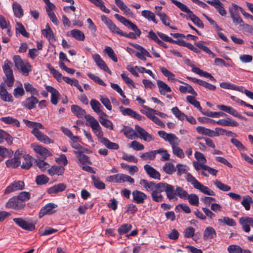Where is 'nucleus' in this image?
I'll return each instance as SVG.
<instances>
[{"mask_svg":"<svg viewBox=\"0 0 253 253\" xmlns=\"http://www.w3.org/2000/svg\"><path fill=\"white\" fill-rule=\"evenodd\" d=\"M186 100L188 103L193 105L195 107L197 108L201 113H202L203 110L200 105V103L198 101H197L195 99V96L188 95L186 97Z\"/></svg>","mask_w":253,"mask_h":253,"instance_id":"57","label":"nucleus"},{"mask_svg":"<svg viewBox=\"0 0 253 253\" xmlns=\"http://www.w3.org/2000/svg\"><path fill=\"white\" fill-rule=\"evenodd\" d=\"M232 7L229 8V11L233 22L235 24H240L243 23V20L239 15V10L242 12V8L238 6L236 4L232 3Z\"/></svg>","mask_w":253,"mask_h":253,"instance_id":"10","label":"nucleus"},{"mask_svg":"<svg viewBox=\"0 0 253 253\" xmlns=\"http://www.w3.org/2000/svg\"><path fill=\"white\" fill-rule=\"evenodd\" d=\"M186 199L188 200L189 203L193 206H198L199 203L198 196L195 194H188Z\"/></svg>","mask_w":253,"mask_h":253,"instance_id":"62","label":"nucleus"},{"mask_svg":"<svg viewBox=\"0 0 253 253\" xmlns=\"http://www.w3.org/2000/svg\"><path fill=\"white\" fill-rule=\"evenodd\" d=\"M158 133L160 137L169 142L172 147V152L175 155L180 158L184 157L183 150L178 146L180 140L174 134L168 133L163 130L159 131Z\"/></svg>","mask_w":253,"mask_h":253,"instance_id":"2","label":"nucleus"},{"mask_svg":"<svg viewBox=\"0 0 253 253\" xmlns=\"http://www.w3.org/2000/svg\"><path fill=\"white\" fill-rule=\"evenodd\" d=\"M207 2L214 6L219 14L222 16H225L226 15L227 12L224 7V4L219 0L216 1H211L208 0L207 1Z\"/></svg>","mask_w":253,"mask_h":253,"instance_id":"25","label":"nucleus"},{"mask_svg":"<svg viewBox=\"0 0 253 253\" xmlns=\"http://www.w3.org/2000/svg\"><path fill=\"white\" fill-rule=\"evenodd\" d=\"M50 72L52 74L54 78H55L58 82H60L63 80L64 77H62V74L57 70L55 69L50 64H48L47 66Z\"/></svg>","mask_w":253,"mask_h":253,"instance_id":"55","label":"nucleus"},{"mask_svg":"<svg viewBox=\"0 0 253 253\" xmlns=\"http://www.w3.org/2000/svg\"><path fill=\"white\" fill-rule=\"evenodd\" d=\"M104 51L114 62H117L118 61L117 57L114 50L111 47L108 46H105Z\"/></svg>","mask_w":253,"mask_h":253,"instance_id":"64","label":"nucleus"},{"mask_svg":"<svg viewBox=\"0 0 253 253\" xmlns=\"http://www.w3.org/2000/svg\"><path fill=\"white\" fill-rule=\"evenodd\" d=\"M57 207V205L54 203H50L45 205L40 210L39 213V217L42 218L45 215H50L54 213L56 211L54 209Z\"/></svg>","mask_w":253,"mask_h":253,"instance_id":"16","label":"nucleus"},{"mask_svg":"<svg viewBox=\"0 0 253 253\" xmlns=\"http://www.w3.org/2000/svg\"><path fill=\"white\" fill-rule=\"evenodd\" d=\"M216 236V233L214 229L211 227H207L204 230L203 234V239L207 241L209 239H212Z\"/></svg>","mask_w":253,"mask_h":253,"instance_id":"35","label":"nucleus"},{"mask_svg":"<svg viewBox=\"0 0 253 253\" xmlns=\"http://www.w3.org/2000/svg\"><path fill=\"white\" fill-rule=\"evenodd\" d=\"M120 111L124 116H128L138 121L145 120V117L137 113L136 111L128 108H125L123 106L119 107Z\"/></svg>","mask_w":253,"mask_h":253,"instance_id":"14","label":"nucleus"},{"mask_svg":"<svg viewBox=\"0 0 253 253\" xmlns=\"http://www.w3.org/2000/svg\"><path fill=\"white\" fill-rule=\"evenodd\" d=\"M42 34L48 39L50 43L55 42L56 39L54 33L48 24L46 25L45 29L42 30Z\"/></svg>","mask_w":253,"mask_h":253,"instance_id":"29","label":"nucleus"},{"mask_svg":"<svg viewBox=\"0 0 253 253\" xmlns=\"http://www.w3.org/2000/svg\"><path fill=\"white\" fill-rule=\"evenodd\" d=\"M12 9L14 16L17 18H21L24 15V12L21 5L17 2H13Z\"/></svg>","mask_w":253,"mask_h":253,"instance_id":"44","label":"nucleus"},{"mask_svg":"<svg viewBox=\"0 0 253 253\" xmlns=\"http://www.w3.org/2000/svg\"><path fill=\"white\" fill-rule=\"evenodd\" d=\"M192 71L201 76H203L204 77L209 78L210 80L212 81L215 82L216 80L215 78L212 76L210 73L205 72L200 68H193L192 69Z\"/></svg>","mask_w":253,"mask_h":253,"instance_id":"53","label":"nucleus"},{"mask_svg":"<svg viewBox=\"0 0 253 253\" xmlns=\"http://www.w3.org/2000/svg\"><path fill=\"white\" fill-rule=\"evenodd\" d=\"M194 156L197 161L193 162V166L196 171H199L201 169V174L206 177H208L209 175L206 171L212 175H216L217 170L206 165L207 160L203 154L196 151L194 154Z\"/></svg>","mask_w":253,"mask_h":253,"instance_id":"1","label":"nucleus"},{"mask_svg":"<svg viewBox=\"0 0 253 253\" xmlns=\"http://www.w3.org/2000/svg\"><path fill=\"white\" fill-rule=\"evenodd\" d=\"M71 110L72 113L79 118L84 117L85 119V117L89 115L86 114L84 109L77 105H72Z\"/></svg>","mask_w":253,"mask_h":253,"instance_id":"33","label":"nucleus"},{"mask_svg":"<svg viewBox=\"0 0 253 253\" xmlns=\"http://www.w3.org/2000/svg\"><path fill=\"white\" fill-rule=\"evenodd\" d=\"M22 158H23L24 161L22 162V164L21 166V168L25 169H28L32 166V157L28 155H26L24 156L22 155Z\"/></svg>","mask_w":253,"mask_h":253,"instance_id":"51","label":"nucleus"},{"mask_svg":"<svg viewBox=\"0 0 253 253\" xmlns=\"http://www.w3.org/2000/svg\"><path fill=\"white\" fill-rule=\"evenodd\" d=\"M171 2L178 7L182 11L188 14L190 20L198 27L203 28L204 26L202 21L184 4L176 0H170Z\"/></svg>","mask_w":253,"mask_h":253,"instance_id":"5","label":"nucleus"},{"mask_svg":"<svg viewBox=\"0 0 253 253\" xmlns=\"http://www.w3.org/2000/svg\"><path fill=\"white\" fill-rule=\"evenodd\" d=\"M71 35L76 40L83 41L85 39L84 33L78 29H73L70 31Z\"/></svg>","mask_w":253,"mask_h":253,"instance_id":"50","label":"nucleus"},{"mask_svg":"<svg viewBox=\"0 0 253 253\" xmlns=\"http://www.w3.org/2000/svg\"><path fill=\"white\" fill-rule=\"evenodd\" d=\"M0 121L5 124L11 125L17 127L20 126V123L18 120L11 117H4L0 118Z\"/></svg>","mask_w":253,"mask_h":253,"instance_id":"40","label":"nucleus"},{"mask_svg":"<svg viewBox=\"0 0 253 253\" xmlns=\"http://www.w3.org/2000/svg\"><path fill=\"white\" fill-rule=\"evenodd\" d=\"M45 88L48 92L51 93V102L53 105H56L60 97L59 92L56 89L51 86H46Z\"/></svg>","mask_w":253,"mask_h":253,"instance_id":"28","label":"nucleus"},{"mask_svg":"<svg viewBox=\"0 0 253 253\" xmlns=\"http://www.w3.org/2000/svg\"><path fill=\"white\" fill-rule=\"evenodd\" d=\"M162 186L163 191L166 192L167 197L169 200H171L175 198L176 192L174 186L165 182H163Z\"/></svg>","mask_w":253,"mask_h":253,"instance_id":"19","label":"nucleus"},{"mask_svg":"<svg viewBox=\"0 0 253 253\" xmlns=\"http://www.w3.org/2000/svg\"><path fill=\"white\" fill-rule=\"evenodd\" d=\"M100 142L107 148L110 149L117 150L119 146L118 144L111 142L108 138H102Z\"/></svg>","mask_w":253,"mask_h":253,"instance_id":"49","label":"nucleus"},{"mask_svg":"<svg viewBox=\"0 0 253 253\" xmlns=\"http://www.w3.org/2000/svg\"><path fill=\"white\" fill-rule=\"evenodd\" d=\"M0 98L5 102H13L12 96L8 92L6 89L3 86L0 85Z\"/></svg>","mask_w":253,"mask_h":253,"instance_id":"34","label":"nucleus"},{"mask_svg":"<svg viewBox=\"0 0 253 253\" xmlns=\"http://www.w3.org/2000/svg\"><path fill=\"white\" fill-rule=\"evenodd\" d=\"M141 15L148 19L152 21L154 23H158V20H156L155 14L150 10H144L141 12Z\"/></svg>","mask_w":253,"mask_h":253,"instance_id":"54","label":"nucleus"},{"mask_svg":"<svg viewBox=\"0 0 253 253\" xmlns=\"http://www.w3.org/2000/svg\"><path fill=\"white\" fill-rule=\"evenodd\" d=\"M38 99L34 96H31L27 98L22 102V105L28 109H32L36 107V104L38 103Z\"/></svg>","mask_w":253,"mask_h":253,"instance_id":"27","label":"nucleus"},{"mask_svg":"<svg viewBox=\"0 0 253 253\" xmlns=\"http://www.w3.org/2000/svg\"><path fill=\"white\" fill-rule=\"evenodd\" d=\"M25 206V204L24 203L20 202L17 196H14L10 198L5 205V207L7 208L17 210L23 209Z\"/></svg>","mask_w":253,"mask_h":253,"instance_id":"12","label":"nucleus"},{"mask_svg":"<svg viewBox=\"0 0 253 253\" xmlns=\"http://www.w3.org/2000/svg\"><path fill=\"white\" fill-rule=\"evenodd\" d=\"M124 135L128 139H132L137 137L136 132L129 126H125L122 129Z\"/></svg>","mask_w":253,"mask_h":253,"instance_id":"41","label":"nucleus"},{"mask_svg":"<svg viewBox=\"0 0 253 253\" xmlns=\"http://www.w3.org/2000/svg\"><path fill=\"white\" fill-rule=\"evenodd\" d=\"M23 122L29 127L32 128V134L40 141L45 144L53 143V140L40 131V129H44V126L40 123L34 122L23 119Z\"/></svg>","mask_w":253,"mask_h":253,"instance_id":"3","label":"nucleus"},{"mask_svg":"<svg viewBox=\"0 0 253 253\" xmlns=\"http://www.w3.org/2000/svg\"><path fill=\"white\" fill-rule=\"evenodd\" d=\"M135 129L139 134V138L143 139L144 141L147 142L154 140V137L153 136L138 125H135Z\"/></svg>","mask_w":253,"mask_h":253,"instance_id":"23","label":"nucleus"},{"mask_svg":"<svg viewBox=\"0 0 253 253\" xmlns=\"http://www.w3.org/2000/svg\"><path fill=\"white\" fill-rule=\"evenodd\" d=\"M90 105L92 109L94 111V112L97 113L99 116L101 115L103 116H107L106 114L103 112L101 110V108L102 106L98 101L94 99H92L90 101Z\"/></svg>","mask_w":253,"mask_h":253,"instance_id":"30","label":"nucleus"},{"mask_svg":"<svg viewBox=\"0 0 253 253\" xmlns=\"http://www.w3.org/2000/svg\"><path fill=\"white\" fill-rule=\"evenodd\" d=\"M157 84L161 95H165L166 93L171 91V88L163 81L157 80Z\"/></svg>","mask_w":253,"mask_h":253,"instance_id":"37","label":"nucleus"},{"mask_svg":"<svg viewBox=\"0 0 253 253\" xmlns=\"http://www.w3.org/2000/svg\"><path fill=\"white\" fill-rule=\"evenodd\" d=\"M85 120L89 123V126L96 136L98 138H100V140L102 138H103V133L98 122L90 115L86 116Z\"/></svg>","mask_w":253,"mask_h":253,"instance_id":"9","label":"nucleus"},{"mask_svg":"<svg viewBox=\"0 0 253 253\" xmlns=\"http://www.w3.org/2000/svg\"><path fill=\"white\" fill-rule=\"evenodd\" d=\"M0 143L4 140L7 144L11 145L13 142V138L6 131L0 129Z\"/></svg>","mask_w":253,"mask_h":253,"instance_id":"47","label":"nucleus"},{"mask_svg":"<svg viewBox=\"0 0 253 253\" xmlns=\"http://www.w3.org/2000/svg\"><path fill=\"white\" fill-rule=\"evenodd\" d=\"M22 154L19 150L15 152L13 158L7 160L5 164L7 167L15 168L18 167L21 163L20 159L22 158Z\"/></svg>","mask_w":253,"mask_h":253,"instance_id":"17","label":"nucleus"},{"mask_svg":"<svg viewBox=\"0 0 253 253\" xmlns=\"http://www.w3.org/2000/svg\"><path fill=\"white\" fill-rule=\"evenodd\" d=\"M24 86L26 91L29 92L31 94V96L38 95V90L34 87L32 84L29 83H25L24 84Z\"/></svg>","mask_w":253,"mask_h":253,"instance_id":"60","label":"nucleus"},{"mask_svg":"<svg viewBox=\"0 0 253 253\" xmlns=\"http://www.w3.org/2000/svg\"><path fill=\"white\" fill-rule=\"evenodd\" d=\"M65 170V169L63 167L59 166H53L47 170L48 173L50 176H53L54 175H62Z\"/></svg>","mask_w":253,"mask_h":253,"instance_id":"36","label":"nucleus"},{"mask_svg":"<svg viewBox=\"0 0 253 253\" xmlns=\"http://www.w3.org/2000/svg\"><path fill=\"white\" fill-rule=\"evenodd\" d=\"M74 153L76 155L77 158H78L79 161L82 164H84L85 163L91 164V163L90 161L89 158L83 154V153L81 151H74Z\"/></svg>","mask_w":253,"mask_h":253,"instance_id":"39","label":"nucleus"},{"mask_svg":"<svg viewBox=\"0 0 253 253\" xmlns=\"http://www.w3.org/2000/svg\"><path fill=\"white\" fill-rule=\"evenodd\" d=\"M163 182H159L158 183H155L154 182L150 181L148 182L145 179H141L140 181V184L142 185L147 191H155L159 188H161Z\"/></svg>","mask_w":253,"mask_h":253,"instance_id":"18","label":"nucleus"},{"mask_svg":"<svg viewBox=\"0 0 253 253\" xmlns=\"http://www.w3.org/2000/svg\"><path fill=\"white\" fill-rule=\"evenodd\" d=\"M107 116H99V120L100 124L104 127L109 128L110 130L113 129V125L111 121L105 118Z\"/></svg>","mask_w":253,"mask_h":253,"instance_id":"56","label":"nucleus"},{"mask_svg":"<svg viewBox=\"0 0 253 253\" xmlns=\"http://www.w3.org/2000/svg\"><path fill=\"white\" fill-rule=\"evenodd\" d=\"M15 66L24 75L28 76L31 71V66L27 61H23L19 56L15 55L13 58Z\"/></svg>","mask_w":253,"mask_h":253,"instance_id":"8","label":"nucleus"},{"mask_svg":"<svg viewBox=\"0 0 253 253\" xmlns=\"http://www.w3.org/2000/svg\"><path fill=\"white\" fill-rule=\"evenodd\" d=\"M175 169L176 170H177V174L179 176H180L182 174L185 173V178H186L187 174L189 173V172H187L189 170V168L186 165L179 164L176 165Z\"/></svg>","mask_w":253,"mask_h":253,"instance_id":"58","label":"nucleus"},{"mask_svg":"<svg viewBox=\"0 0 253 253\" xmlns=\"http://www.w3.org/2000/svg\"><path fill=\"white\" fill-rule=\"evenodd\" d=\"M13 155V152L9 149L0 146V158H2L3 160L5 158L11 157Z\"/></svg>","mask_w":253,"mask_h":253,"instance_id":"63","label":"nucleus"},{"mask_svg":"<svg viewBox=\"0 0 253 253\" xmlns=\"http://www.w3.org/2000/svg\"><path fill=\"white\" fill-rule=\"evenodd\" d=\"M164 191L162 186H161V188H159L156 189L155 191H153L151 193V197L152 200L156 202L159 203L161 202L164 200V197L161 193Z\"/></svg>","mask_w":253,"mask_h":253,"instance_id":"38","label":"nucleus"},{"mask_svg":"<svg viewBox=\"0 0 253 253\" xmlns=\"http://www.w3.org/2000/svg\"><path fill=\"white\" fill-rule=\"evenodd\" d=\"M33 148L34 151L37 154V157L39 159L44 160L47 157L52 155V153L50 151L41 145H33Z\"/></svg>","mask_w":253,"mask_h":253,"instance_id":"13","label":"nucleus"},{"mask_svg":"<svg viewBox=\"0 0 253 253\" xmlns=\"http://www.w3.org/2000/svg\"><path fill=\"white\" fill-rule=\"evenodd\" d=\"M163 170L167 174H172L176 171V169L172 163L168 162L163 167Z\"/></svg>","mask_w":253,"mask_h":253,"instance_id":"59","label":"nucleus"},{"mask_svg":"<svg viewBox=\"0 0 253 253\" xmlns=\"http://www.w3.org/2000/svg\"><path fill=\"white\" fill-rule=\"evenodd\" d=\"M132 200L136 203L143 204L147 199V195L143 192L135 190L132 193Z\"/></svg>","mask_w":253,"mask_h":253,"instance_id":"24","label":"nucleus"},{"mask_svg":"<svg viewBox=\"0 0 253 253\" xmlns=\"http://www.w3.org/2000/svg\"><path fill=\"white\" fill-rule=\"evenodd\" d=\"M186 180L190 183L195 189L199 190L204 194L210 196L215 195V193L212 190L201 183L191 173L187 174Z\"/></svg>","mask_w":253,"mask_h":253,"instance_id":"6","label":"nucleus"},{"mask_svg":"<svg viewBox=\"0 0 253 253\" xmlns=\"http://www.w3.org/2000/svg\"><path fill=\"white\" fill-rule=\"evenodd\" d=\"M66 188V186L64 183H59L55 185L48 189L49 194H55L64 191Z\"/></svg>","mask_w":253,"mask_h":253,"instance_id":"43","label":"nucleus"},{"mask_svg":"<svg viewBox=\"0 0 253 253\" xmlns=\"http://www.w3.org/2000/svg\"><path fill=\"white\" fill-rule=\"evenodd\" d=\"M188 80L195 83H197L198 84L210 90H214L216 89V86L214 85H212L211 84H209L205 81L203 80H201L199 79H197L194 78L187 77L186 78Z\"/></svg>","mask_w":253,"mask_h":253,"instance_id":"31","label":"nucleus"},{"mask_svg":"<svg viewBox=\"0 0 253 253\" xmlns=\"http://www.w3.org/2000/svg\"><path fill=\"white\" fill-rule=\"evenodd\" d=\"M213 123L222 126H231L232 127H236L239 125L237 122L231 119V118L220 119L217 121L213 122Z\"/></svg>","mask_w":253,"mask_h":253,"instance_id":"32","label":"nucleus"},{"mask_svg":"<svg viewBox=\"0 0 253 253\" xmlns=\"http://www.w3.org/2000/svg\"><path fill=\"white\" fill-rule=\"evenodd\" d=\"M171 111L175 117L180 121L184 120L186 115L182 112L177 107H174L171 109Z\"/></svg>","mask_w":253,"mask_h":253,"instance_id":"61","label":"nucleus"},{"mask_svg":"<svg viewBox=\"0 0 253 253\" xmlns=\"http://www.w3.org/2000/svg\"><path fill=\"white\" fill-rule=\"evenodd\" d=\"M218 222L220 225H227L230 226H234L236 225V222L232 218H230L227 216L218 219Z\"/></svg>","mask_w":253,"mask_h":253,"instance_id":"52","label":"nucleus"},{"mask_svg":"<svg viewBox=\"0 0 253 253\" xmlns=\"http://www.w3.org/2000/svg\"><path fill=\"white\" fill-rule=\"evenodd\" d=\"M114 16L118 21L123 24L125 26L128 27L134 32V33L130 32L128 34H127L126 33L123 32L121 30V32L122 33V34H119V35L128 37L132 39H136L137 37L140 36L141 35V31L135 24L118 14H115Z\"/></svg>","mask_w":253,"mask_h":253,"instance_id":"4","label":"nucleus"},{"mask_svg":"<svg viewBox=\"0 0 253 253\" xmlns=\"http://www.w3.org/2000/svg\"><path fill=\"white\" fill-rule=\"evenodd\" d=\"M157 150L150 151L146 153H141L140 157L144 161H151L155 159Z\"/></svg>","mask_w":253,"mask_h":253,"instance_id":"46","label":"nucleus"},{"mask_svg":"<svg viewBox=\"0 0 253 253\" xmlns=\"http://www.w3.org/2000/svg\"><path fill=\"white\" fill-rule=\"evenodd\" d=\"M185 85H180L179 87V91L182 93H189L194 95L195 96H197V94L194 90L193 88L188 84H184Z\"/></svg>","mask_w":253,"mask_h":253,"instance_id":"45","label":"nucleus"},{"mask_svg":"<svg viewBox=\"0 0 253 253\" xmlns=\"http://www.w3.org/2000/svg\"><path fill=\"white\" fill-rule=\"evenodd\" d=\"M11 28L10 26L7 28L1 29L2 41L3 43H7L10 41V38L12 36Z\"/></svg>","mask_w":253,"mask_h":253,"instance_id":"42","label":"nucleus"},{"mask_svg":"<svg viewBox=\"0 0 253 253\" xmlns=\"http://www.w3.org/2000/svg\"><path fill=\"white\" fill-rule=\"evenodd\" d=\"M92 58L97 65V66L101 70L111 74V71L108 67L105 62L102 59L98 54H94L92 55Z\"/></svg>","mask_w":253,"mask_h":253,"instance_id":"20","label":"nucleus"},{"mask_svg":"<svg viewBox=\"0 0 253 253\" xmlns=\"http://www.w3.org/2000/svg\"><path fill=\"white\" fill-rule=\"evenodd\" d=\"M13 63L8 60H5L2 66V69L5 76L4 81L8 87L13 86L14 82V78L13 76L12 67Z\"/></svg>","mask_w":253,"mask_h":253,"instance_id":"7","label":"nucleus"},{"mask_svg":"<svg viewBox=\"0 0 253 253\" xmlns=\"http://www.w3.org/2000/svg\"><path fill=\"white\" fill-rule=\"evenodd\" d=\"M101 20L106 25L109 30L114 33L117 34H122L121 30L117 27L113 22L105 15L101 17Z\"/></svg>","mask_w":253,"mask_h":253,"instance_id":"22","label":"nucleus"},{"mask_svg":"<svg viewBox=\"0 0 253 253\" xmlns=\"http://www.w3.org/2000/svg\"><path fill=\"white\" fill-rule=\"evenodd\" d=\"M142 106L146 110H141L140 112L152 120L153 117L155 116V110L146 105H142Z\"/></svg>","mask_w":253,"mask_h":253,"instance_id":"48","label":"nucleus"},{"mask_svg":"<svg viewBox=\"0 0 253 253\" xmlns=\"http://www.w3.org/2000/svg\"><path fill=\"white\" fill-rule=\"evenodd\" d=\"M13 221L17 225L23 229L33 231L35 229V226L33 223L21 218H15L13 219Z\"/></svg>","mask_w":253,"mask_h":253,"instance_id":"15","label":"nucleus"},{"mask_svg":"<svg viewBox=\"0 0 253 253\" xmlns=\"http://www.w3.org/2000/svg\"><path fill=\"white\" fill-rule=\"evenodd\" d=\"M25 183L22 180H15L6 187L4 191V194L7 195L18 191H21L25 188Z\"/></svg>","mask_w":253,"mask_h":253,"instance_id":"11","label":"nucleus"},{"mask_svg":"<svg viewBox=\"0 0 253 253\" xmlns=\"http://www.w3.org/2000/svg\"><path fill=\"white\" fill-rule=\"evenodd\" d=\"M239 222L242 226L243 230L247 233L250 231V226L253 227V218L245 216L240 218Z\"/></svg>","mask_w":253,"mask_h":253,"instance_id":"21","label":"nucleus"},{"mask_svg":"<svg viewBox=\"0 0 253 253\" xmlns=\"http://www.w3.org/2000/svg\"><path fill=\"white\" fill-rule=\"evenodd\" d=\"M144 169L147 174L152 178L160 180L161 174L159 171L149 165H145L144 166Z\"/></svg>","mask_w":253,"mask_h":253,"instance_id":"26","label":"nucleus"}]
</instances>
